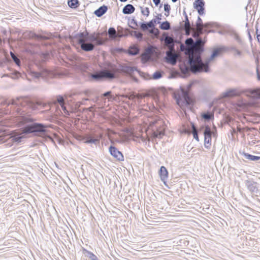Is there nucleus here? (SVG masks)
<instances>
[{"instance_id":"nucleus-55","label":"nucleus","mask_w":260,"mask_h":260,"mask_svg":"<svg viewBox=\"0 0 260 260\" xmlns=\"http://www.w3.org/2000/svg\"><path fill=\"white\" fill-rule=\"evenodd\" d=\"M256 74L257 79L260 81V73L259 72L257 68L256 69Z\"/></svg>"},{"instance_id":"nucleus-49","label":"nucleus","mask_w":260,"mask_h":260,"mask_svg":"<svg viewBox=\"0 0 260 260\" xmlns=\"http://www.w3.org/2000/svg\"><path fill=\"white\" fill-rule=\"evenodd\" d=\"M233 50L235 51V53L237 55H238L239 56H240L242 54L241 51H240V50H238L237 49H236L235 48H234L233 49Z\"/></svg>"},{"instance_id":"nucleus-27","label":"nucleus","mask_w":260,"mask_h":260,"mask_svg":"<svg viewBox=\"0 0 260 260\" xmlns=\"http://www.w3.org/2000/svg\"><path fill=\"white\" fill-rule=\"evenodd\" d=\"M191 124L192 128V134L193 135V138L196 139L197 141H199V138L198 135V130L193 123L191 122Z\"/></svg>"},{"instance_id":"nucleus-38","label":"nucleus","mask_w":260,"mask_h":260,"mask_svg":"<svg viewBox=\"0 0 260 260\" xmlns=\"http://www.w3.org/2000/svg\"><path fill=\"white\" fill-rule=\"evenodd\" d=\"M202 117L207 120H210L213 117V115L210 113H204L202 115Z\"/></svg>"},{"instance_id":"nucleus-7","label":"nucleus","mask_w":260,"mask_h":260,"mask_svg":"<svg viewBox=\"0 0 260 260\" xmlns=\"http://www.w3.org/2000/svg\"><path fill=\"white\" fill-rule=\"evenodd\" d=\"M166 54L165 59L167 62L172 65L176 64L178 59V55L175 53V49H169V50L166 51Z\"/></svg>"},{"instance_id":"nucleus-58","label":"nucleus","mask_w":260,"mask_h":260,"mask_svg":"<svg viewBox=\"0 0 260 260\" xmlns=\"http://www.w3.org/2000/svg\"><path fill=\"white\" fill-rule=\"evenodd\" d=\"M256 35L260 34V30H258L257 28H256Z\"/></svg>"},{"instance_id":"nucleus-40","label":"nucleus","mask_w":260,"mask_h":260,"mask_svg":"<svg viewBox=\"0 0 260 260\" xmlns=\"http://www.w3.org/2000/svg\"><path fill=\"white\" fill-rule=\"evenodd\" d=\"M86 252L87 253V256L91 259V260H99L97 256L93 254L92 252L85 250Z\"/></svg>"},{"instance_id":"nucleus-2","label":"nucleus","mask_w":260,"mask_h":260,"mask_svg":"<svg viewBox=\"0 0 260 260\" xmlns=\"http://www.w3.org/2000/svg\"><path fill=\"white\" fill-rule=\"evenodd\" d=\"M77 38L81 49L87 52L92 51L94 48V45L91 42H95L96 45H101L105 43V41L100 37L99 34L89 35L87 31L78 34Z\"/></svg>"},{"instance_id":"nucleus-62","label":"nucleus","mask_w":260,"mask_h":260,"mask_svg":"<svg viewBox=\"0 0 260 260\" xmlns=\"http://www.w3.org/2000/svg\"><path fill=\"white\" fill-rule=\"evenodd\" d=\"M169 14L170 13H168V12H166L165 15L166 16H168L169 15Z\"/></svg>"},{"instance_id":"nucleus-13","label":"nucleus","mask_w":260,"mask_h":260,"mask_svg":"<svg viewBox=\"0 0 260 260\" xmlns=\"http://www.w3.org/2000/svg\"><path fill=\"white\" fill-rule=\"evenodd\" d=\"M80 140L87 144H94L96 145L99 143V139L98 137H92L89 135L86 137H82Z\"/></svg>"},{"instance_id":"nucleus-22","label":"nucleus","mask_w":260,"mask_h":260,"mask_svg":"<svg viewBox=\"0 0 260 260\" xmlns=\"http://www.w3.org/2000/svg\"><path fill=\"white\" fill-rule=\"evenodd\" d=\"M140 50L136 46H133L130 47L128 50V53L131 55H136L139 54Z\"/></svg>"},{"instance_id":"nucleus-28","label":"nucleus","mask_w":260,"mask_h":260,"mask_svg":"<svg viewBox=\"0 0 260 260\" xmlns=\"http://www.w3.org/2000/svg\"><path fill=\"white\" fill-rule=\"evenodd\" d=\"M162 15L161 14H159L157 15V16L156 17L155 19H153L151 21H150V22H151V25L152 26L153 28H154L155 27V23L159 24L160 22L159 20L161 19Z\"/></svg>"},{"instance_id":"nucleus-42","label":"nucleus","mask_w":260,"mask_h":260,"mask_svg":"<svg viewBox=\"0 0 260 260\" xmlns=\"http://www.w3.org/2000/svg\"><path fill=\"white\" fill-rule=\"evenodd\" d=\"M141 9V13L145 16H148L150 13L149 8L148 7H145L143 8L142 7H140Z\"/></svg>"},{"instance_id":"nucleus-16","label":"nucleus","mask_w":260,"mask_h":260,"mask_svg":"<svg viewBox=\"0 0 260 260\" xmlns=\"http://www.w3.org/2000/svg\"><path fill=\"white\" fill-rule=\"evenodd\" d=\"M246 185L247 188L252 192L256 193L258 191V189L256 187V183L253 181L247 180L246 181Z\"/></svg>"},{"instance_id":"nucleus-59","label":"nucleus","mask_w":260,"mask_h":260,"mask_svg":"<svg viewBox=\"0 0 260 260\" xmlns=\"http://www.w3.org/2000/svg\"><path fill=\"white\" fill-rule=\"evenodd\" d=\"M236 133V131L235 128H232V134H233L234 133Z\"/></svg>"},{"instance_id":"nucleus-29","label":"nucleus","mask_w":260,"mask_h":260,"mask_svg":"<svg viewBox=\"0 0 260 260\" xmlns=\"http://www.w3.org/2000/svg\"><path fill=\"white\" fill-rule=\"evenodd\" d=\"M159 28L162 30H169L171 28L170 23L168 21H164L160 24Z\"/></svg>"},{"instance_id":"nucleus-33","label":"nucleus","mask_w":260,"mask_h":260,"mask_svg":"<svg viewBox=\"0 0 260 260\" xmlns=\"http://www.w3.org/2000/svg\"><path fill=\"white\" fill-rule=\"evenodd\" d=\"M11 56L13 59V61L18 66H20L21 64L20 60L18 58V57L12 52H10Z\"/></svg>"},{"instance_id":"nucleus-51","label":"nucleus","mask_w":260,"mask_h":260,"mask_svg":"<svg viewBox=\"0 0 260 260\" xmlns=\"http://www.w3.org/2000/svg\"><path fill=\"white\" fill-rule=\"evenodd\" d=\"M111 91H107V92H105L103 94V95L104 96H108L111 95Z\"/></svg>"},{"instance_id":"nucleus-17","label":"nucleus","mask_w":260,"mask_h":260,"mask_svg":"<svg viewBox=\"0 0 260 260\" xmlns=\"http://www.w3.org/2000/svg\"><path fill=\"white\" fill-rule=\"evenodd\" d=\"M121 71L122 72L126 73L129 75L130 76H132V75L134 71L138 72V71L139 70L135 67L124 66L122 67Z\"/></svg>"},{"instance_id":"nucleus-47","label":"nucleus","mask_w":260,"mask_h":260,"mask_svg":"<svg viewBox=\"0 0 260 260\" xmlns=\"http://www.w3.org/2000/svg\"><path fill=\"white\" fill-rule=\"evenodd\" d=\"M148 95L147 94H144V93H143V94H136V98L139 99H143L144 98H145V96H148Z\"/></svg>"},{"instance_id":"nucleus-52","label":"nucleus","mask_w":260,"mask_h":260,"mask_svg":"<svg viewBox=\"0 0 260 260\" xmlns=\"http://www.w3.org/2000/svg\"><path fill=\"white\" fill-rule=\"evenodd\" d=\"M153 3H154L156 6H158L160 2V0H153Z\"/></svg>"},{"instance_id":"nucleus-43","label":"nucleus","mask_w":260,"mask_h":260,"mask_svg":"<svg viewBox=\"0 0 260 260\" xmlns=\"http://www.w3.org/2000/svg\"><path fill=\"white\" fill-rule=\"evenodd\" d=\"M122 96L131 100H134L136 98V95L134 93H131Z\"/></svg>"},{"instance_id":"nucleus-25","label":"nucleus","mask_w":260,"mask_h":260,"mask_svg":"<svg viewBox=\"0 0 260 260\" xmlns=\"http://www.w3.org/2000/svg\"><path fill=\"white\" fill-rule=\"evenodd\" d=\"M152 23L149 21L148 22H141L140 24V28L143 31H146L148 29V28H153L152 26L151 25Z\"/></svg>"},{"instance_id":"nucleus-44","label":"nucleus","mask_w":260,"mask_h":260,"mask_svg":"<svg viewBox=\"0 0 260 260\" xmlns=\"http://www.w3.org/2000/svg\"><path fill=\"white\" fill-rule=\"evenodd\" d=\"M194 43H196V46L202 45L203 46L204 45V42L201 38H198Z\"/></svg>"},{"instance_id":"nucleus-36","label":"nucleus","mask_w":260,"mask_h":260,"mask_svg":"<svg viewBox=\"0 0 260 260\" xmlns=\"http://www.w3.org/2000/svg\"><path fill=\"white\" fill-rule=\"evenodd\" d=\"M162 72L157 71L154 73L152 75V79L157 80L162 77Z\"/></svg>"},{"instance_id":"nucleus-45","label":"nucleus","mask_w":260,"mask_h":260,"mask_svg":"<svg viewBox=\"0 0 260 260\" xmlns=\"http://www.w3.org/2000/svg\"><path fill=\"white\" fill-rule=\"evenodd\" d=\"M57 101L60 105L64 104V99L62 96L59 95L57 96Z\"/></svg>"},{"instance_id":"nucleus-12","label":"nucleus","mask_w":260,"mask_h":260,"mask_svg":"<svg viewBox=\"0 0 260 260\" xmlns=\"http://www.w3.org/2000/svg\"><path fill=\"white\" fill-rule=\"evenodd\" d=\"M203 21L202 19L199 16L198 18L196 24V32L193 35L194 37L196 36H199V35L203 34Z\"/></svg>"},{"instance_id":"nucleus-24","label":"nucleus","mask_w":260,"mask_h":260,"mask_svg":"<svg viewBox=\"0 0 260 260\" xmlns=\"http://www.w3.org/2000/svg\"><path fill=\"white\" fill-rule=\"evenodd\" d=\"M249 93L251 96L254 99H260V89L256 88L250 90Z\"/></svg>"},{"instance_id":"nucleus-64","label":"nucleus","mask_w":260,"mask_h":260,"mask_svg":"<svg viewBox=\"0 0 260 260\" xmlns=\"http://www.w3.org/2000/svg\"><path fill=\"white\" fill-rule=\"evenodd\" d=\"M172 1V2L173 3H175L178 0H171Z\"/></svg>"},{"instance_id":"nucleus-63","label":"nucleus","mask_w":260,"mask_h":260,"mask_svg":"<svg viewBox=\"0 0 260 260\" xmlns=\"http://www.w3.org/2000/svg\"><path fill=\"white\" fill-rule=\"evenodd\" d=\"M121 2H126L127 0H119Z\"/></svg>"},{"instance_id":"nucleus-37","label":"nucleus","mask_w":260,"mask_h":260,"mask_svg":"<svg viewBox=\"0 0 260 260\" xmlns=\"http://www.w3.org/2000/svg\"><path fill=\"white\" fill-rule=\"evenodd\" d=\"M153 135L154 138H161L164 135V132L163 131L157 130L153 132Z\"/></svg>"},{"instance_id":"nucleus-35","label":"nucleus","mask_w":260,"mask_h":260,"mask_svg":"<svg viewBox=\"0 0 260 260\" xmlns=\"http://www.w3.org/2000/svg\"><path fill=\"white\" fill-rule=\"evenodd\" d=\"M138 73L141 77H142L145 80H149L152 78L151 76L147 73L141 72L139 70L138 71Z\"/></svg>"},{"instance_id":"nucleus-4","label":"nucleus","mask_w":260,"mask_h":260,"mask_svg":"<svg viewBox=\"0 0 260 260\" xmlns=\"http://www.w3.org/2000/svg\"><path fill=\"white\" fill-rule=\"evenodd\" d=\"M193 84V82H191L186 86L180 87L181 94L175 96L177 104L180 107H182L192 104V101L189 96V92Z\"/></svg>"},{"instance_id":"nucleus-3","label":"nucleus","mask_w":260,"mask_h":260,"mask_svg":"<svg viewBox=\"0 0 260 260\" xmlns=\"http://www.w3.org/2000/svg\"><path fill=\"white\" fill-rule=\"evenodd\" d=\"M203 51L202 45L195 46L189 54L187 62L190 65L191 72L194 74L201 72V68L203 65L201 54Z\"/></svg>"},{"instance_id":"nucleus-26","label":"nucleus","mask_w":260,"mask_h":260,"mask_svg":"<svg viewBox=\"0 0 260 260\" xmlns=\"http://www.w3.org/2000/svg\"><path fill=\"white\" fill-rule=\"evenodd\" d=\"M243 155L245 158L252 161H256L260 159V156H254L247 153L243 152Z\"/></svg>"},{"instance_id":"nucleus-60","label":"nucleus","mask_w":260,"mask_h":260,"mask_svg":"<svg viewBox=\"0 0 260 260\" xmlns=\"http://www.w3.org/2000/svg\"><path fill=\"white\" fill-rule=\"evenodd\" d=\"M256 38L257 39V40L259 42L260 41V34L256 35Z\"/></svg>"},{"instance_id":"nucleus-61","label":"nucleus","mask_w":260,"mask_h":260,"mask_svg":"<svg viewBox=\"0 0 260 260\" xmlns=\"http://www.w3.org/2000/svg\"><path fill=\"white\" fill-rule=\"evenodd\" d=\"M134 80L136 82H138V79H137L135 77H133Z\"/></svg>"},{"instance_id":"nucleus-54","label":"nucleus","mask_w":260,"mask_h":260,"mask_svg":"<svg viewBox=\"0 0 260 260\" xmlns=\"http://www.w3.org/2000/svg\"><path fill=\"white\" fill-rule=\"evenodd\" d=\"M87 100H88V99H84L83 100V102H78V103H77V105H78V106H80V105H84V102H84V101H87Z\"/></svg>"},{"instance_id":"nucleus-46","label":"nucleus","mask_w":260,"mask_h":260,"mask_svg":"<svg viewBox=\"0 0 260 260\" xmlns=\"http://www.w3.org/2000/svg\"><path fill=\"white\" fill-rule=\"evenodd\" d=\"M170 6L168 4H164V10L166 12L170 13Z\"/></svg>"},{"instance_id":"nucleus-10","label":"nucleus","mask_w":260,"mask_h":260,"mask_svg":"<svg viewBox=\"0 0 260 260\" xmlns=\"http://www.w3.org/2000/svg\"><path fill=\"white\" fill-rule=\"evenodd\" d=\"M110 154L119 161H123L124 157L122 153L119 151L115 147L110 146L109 148Z\"/></svg>"},{"instance_id":"nucleus-8","label":"nucleus","mask_w":260,"mask_h":260,"mask_svg":"<svg viewBox=\"0 0 260 260\" xmlns=\"http://www.w3.org/2000/svg\"><path fill=\"white\" fill-rule=\"evenodd\" d=\"M160 40L161 41H164L165 45L169 47V49L174 50V39L173 37L169 36L167 32H164Z\"/></svg>"},{"instance_id":"nucleus-30","label":"nucleus","mask_w":260,"mask_h":260,"mask_svg":"<svg viewBox=\"0 0 260 260\" xmlns=\"http://www.w3.org/2000/svg\"><path fill=\"white\" fill-rule=\"evenodd\" d=\"M189 67H188L187 66L184 64L183 66L180 67V70L182 74L186 75L189 74V71L191 72L190 65L189 64Z\"/></svg>"},{"instance_id":"nucleus-15","label":"nucleus","mask_w":260,"mask_h":260,"mask_svg":"<svg viewBox=\"0 0 260 260\" xmlns=\"http://www.w3.org/2000/svg\"><path fill=\"white\" fill-rule=\"evenodd\" d=\"M159 176L161 180L166 184L168 177V172L164 166H161L159 169Z\"/></svg>"},{"instance_id":"nucleus-5","label":"nucleus","mask_w":260,"mask_h":260,"mask_svg":"<svg viewBox=\"0 0 260 260\" xmlns=\"http://www.w3.org/2000/svg\"><path fill=\"white\" fill-rule=\"evenodd\" d=\"M220 52L221 50L219 48L214 49L210 57L207 58L205 62H203V65L202 66V68H201V72H208L209 71V63L215 58V57L219 55Z\"/></svg>"},{"instance_id":"nucleus-41","label":"nucleus","mask_w":260,"mask_h":260,"mask_svg":"<svg viewBox=\"0 0 260 260\" xmlns=\"http://www.w3.org/2000/svg\"><path fill=\"white\" fill-rule=\"evenodd\" d=\"M212 26H213V24L211 22H207V23H205L203 24V32H207L209 33V32H211L210 30L207 31L206 29L208 28L212 27Z\"/></svg>"},{"instance_id":"nucleus-11","label":"nucleus","mask_w":260,"mask_h":260,"mask_svg":"<svg viewBox=\"0 0 260 260\" xmlns=\"http://www.w3.org/2000/svg\"><path fill=\"white\" fill-rule=\"evenodd\" d=\"M205 2L204 0H196L193 3V8L198 11V13L200 15L204 14Z\"/></svg>"},{"instance_id":"nucleus-9","label":"nucleus","mask_w":260,"mask_h":260,"mask_svg":"<svg viewBox=\"0 0 260 260\" xmlns=\"http://www.w3.org/2000/svg\"><path fill=\"white\" fill-rule=\"evenodd\" d=\"M116 69L112 66H110L109 70H103L102 71L103 78L112 79L115 78Z\"/></svg>"},{"instance_id":"nucleus-1","label":"nucleus","mask_w":260,"mask_h":260,"mask_svg":"<svg viewBox=\"0 0 260 260\" xmlns=\"http://www.w3.org/2000/svg\"><path fill=\"white\" fill-rule=\"evenodd\" d=\"M2 105L7 107L11 106L10 113L16 112L18 115L17 116L16 122L18 126L23 127L21 133H16L11 136L8 139L6 144L8 147L12 146V142L20 143L24 138L22 135L35 133L37 134H45L47 132V128L49 125L41 123L35 122L36 119L33 118L30 114L21 111V107H27L34 110L37 109L38 106L43 105L44 107L45 104L41 102L34 103L30 101L27 97H19L16 99L10 101L5 100L1 103Z\"/></svg>"},{"instance_id":"nucleus-14","label":"nucleus","mask_w":260,"mask_h":260,"mask_svg":"<svg viewBox=\"0 0 260 260\" xmlns=\"http://www.w3.org/2000/svg\"><path fill=\"white\" fill-rule=\"evenodd\" d=\"M49 73V72L46 69H43L41 72H39L32 71H30L29 72V74L32 77H34L36 78H39L41 77H45L48 76Z\"/></svg>"},{"instance_id":"nucleus-19","label":"nucleus","mask_w":260,"mask_h":260,"mask_svg":"<svg viewBox=\"0 0 260 260\" xmlns=\"http://www.w3.org/2000/svg\"><path fill=\"white\" fill-rule=\"evenodd\" d=\"M135 11V8L132 4L126 5L122 9V13L124 14H131Z\"/></svg>"},{"instance_id":"nucleus-48","label":"nucleus","mask_w":260,"mask_h":260,"mask_svg":"<svg viewBox=\"0 0 260 260\" xmlns=\"http://www.w3.org/2000/svg\"><path fill=\"white\" fill-rule=\"evenodd\" d=\"M60 106L64 113L69 114L68 111L67 110L66 107L64 106V104L60 105Z\"/></svg>"},{"instance_id":"nucleus-23","label":"nucleus","mask_w":260,"mask_h":260,"mask_svg":"<svg viewBox=\"0 0 260 260\" xmlns=\"http://www.w3.org/2000/svg\"><path fill=\"white\" fill-rule=\"evenodd\" d=\"M108 33L109 37L111 39H115L117 37H119L114 27H110L108 29Z\"/></svg>"},{"instance_id":"nucleus-50","label":"nucleus","mask_w":260,"mask_h":260,"mask_svg":"<svg viewBox=\"0 0 260 260\" xmlns=\"http://www.w3.org/2000/svg\"><path fill=\"white\" fill-rule=\"evenodd\" d=\"M131 24H133L134 25H135L136 26H138V22L135 18H133L131 20Z\"/></svg>"},{"instance_id":"nucleus-32","label":"nucleus","mask_w":260,"mask_h":260,"mask_svg":"<svg viewBox=\"0 0 260 260\" xmlns=\"http://www.w3.org/2000/svg\"><path fill=\"white\" fill-rule=\"evenodd\" d=\"M131 35L135 37L137 39L141 40L143 38V34L141 32H138L137 31H132Z\"/></svg>"},{"instance_id":"nucleus-31","label":"nucleus","mask_w":260,"mask_h":260,"mask_svg":"<svg viewBox=\"0 0 260 260\" xmlns=\"http://www.w3.org/2000/svg\"><path fill=\"white\" fill-rule=\"evenodd\" d=\"M68 5L71 8H76L79 6L78 0H70L68 1Z\"/></svg>"},{"instance_id":"nucleus-34","label":"nucleus","mask_w":260,"mask_h":260,"mask_svg":"<svg viewBox=\"0 0 260 260\" xmlns=\"http://www.w3.org/2000/svg\"><path fill=\"white\" fill-rule=\"evenodd\" d=\"M185 43L187 46H190L192 48L194 46H196V43H194L193 39H192L191 38H187L185 40Z\"/></svg>"},{"instance_id":"nucleus-6","label":"nucleus","mask_w":260,"mask_h":260,"mask_svg":"<svg viewBox=\"0 0 260 260\" xmlns=\"http://www.w3.org/2000/svg\"><path fill=\"white\" fill-rule=\"evenodd\" d=\"M214 133L211 131L209 126H206L204 131V146L206 148H209L211 145L212 135Z\"/></svg>"},{"instance_id":"nucleus-39","label":"nucleus","mask_w":260,"mask_h":260,"mask_svg":"<svg viewBox=\"0 0 260 260\" xmlns=\"http://www.w3.org/2000/svg\"><path fill=\"white\" fill-rule=\"evenodd\" d=\"M102 74V71H101L100 72L92 74L91 76L92 78L98 80L103 79Z\"/></svg>"},{"instance_id":"nucleus-18","label":"nucleus","mask_w":260,"mask_h":260,"mask_svg":"<svg viewBox=\"0 0 260 260\" xmlns=\"http://www.w3.org/2000/svg\"><path fill=\"white\" fill-rule=\"evenodd\" d=\"M108 10V7L103 5L99 8L94 12V14L98 17L102 16Z\"/></svg>"},{"instance_id":"nucleus-21","label":"nucleus","mask_w":260,"mask_h":260,"mask_svg":"<svg viewBox=\"0 0 260 260\" xmlns=\"http://www.w3.org/2000/svg\"><path fill=\"white\" fill-rule=\"evenodd\" d=\"M184 29L185 31V32L187 35H189L190 31L193 28H191L190 24V22L188 18L187 14H185V23L184 25Z\"/></svg>"},{"instance_id":"nucleus-20","label":"nucleus","mask_w":260,"mask_h":260,"mask_svg":"<svg viewBox=\"0 0 260 260\" xmlns=\"http://www.w3.org/2000/svg\"><path fill=\"white\" fill-rule=\"evenodd\" d=\"M237 95V91L235 89H230L222 93L223 98H230Z\"/></svg>"},{"instance_id":"nucleus-53","label":"nucleus","mask_w":260,"mask_h":260,"mask_svg":"<svg viewBox=\"0 0 260 260\" xmlns=\"http://www.w3.org/2000/svg\"><path fill=\"white\" fill-rule=\"evenodd\" d=\"M30 34H31V35L30 36V37H35V38H40V36L35 34L34 33L30 32Z\"/></svg>"},{"instance_id":"nucleus-57","label":"nucleus","mask_w":260,"mask_h":260,"mask_svg":"<svg viewBox=\"0 0 260 260\" xmlns=\"http://www.w3.org/2000/svg\"><path fill=\"white\" fill-rule=\"evenodd\" d=\"M237 131L241 133L242 131V128L239 127H237Z\"/></svg>"},{"instance_id":"nucleus-56","label":"nucleus","mask_w":260,"mask_h":260,"mask_svg":"<svg viewBox=\"0 0 260 260\" xmlns=\"http://www.w3.org/2000/svg\"><path fill=\"white\" fill-rule=\"evenodd\" d=\"M94 106H91V107H89V108L87 109V110H88L89 111L92 112V110H93V108H94Z\"/></svg>"}]
</instances>
